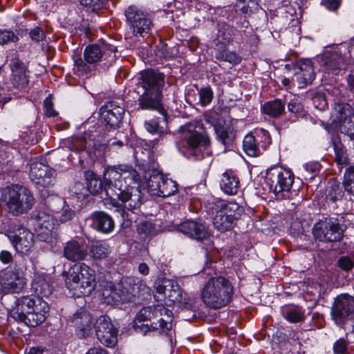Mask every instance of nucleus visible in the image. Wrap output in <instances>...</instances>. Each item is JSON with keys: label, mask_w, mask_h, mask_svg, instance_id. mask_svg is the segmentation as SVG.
Segmentation results:
<instances>
[{"label": "nucleus", "mask_w": 354, "mask_h": 354, "mask_svg": "<svg viewBox=\"0 0 354 354\" xmlns=\"http://www.w3.org/2000/svg\"><path fill=\"white\" fill-rule=\"evenodd\" d=\"M15 251L20 255H28L34 249L35 238L30 230L19 223L10 225L5 232Z\"/></svg>", "instance_id": "11"}, {"label": "nucleus", "mask_w": 354, "mask_h": 354, "mask_svg": "<svg viewBox=\"0 0 354 354\" xmlns=\"http://www.w3.org/2000/svg\"><path fill=\"white\" fill-rule=\"evenodd\" d=\"M254 137L261 151H265L271 144V137L268 131L263 129H257L254 131Z\"/></svg>", "instance_id": "39"}, {"label": "nucleus", "mask_w": 354, "mask_h": 354, "mask_svg": "<svg viewBox=\"0 0 354 354\" xmlns=\"http://www.w3.org/2000/svg\"><path fill=\"white\" fill-rule=\"evenodd\" d=\"M184 142L181 151L187 158L201 160L210 153V140L207 133H202L194 130L195 126L191 123L181 127Z\"/></svg>", "instance_id": "7"}, {"label": "nucleus", "mask_w": 354, "mask_h": 354, "mask_svg": "<svg viewBox=\"0 0 354 354\" xmlns=\"http://www.w3.org/2000/svg\"><path fill=\"white\" fill-rule=\"evenodd\" d=\"M3 199L9 212L15 215L27 212L32 208L35 201L26 187L18 185L7 187Z\"/></svg>", "instance_id": "9"}, {"label": "nucleus", "mask_w": 354, "mask_h": 354, "mask_svg": "<svg viewBox=\"0 0 354 354\" xmlns=\"http://www.w3.org/2000/svg\"><path fill=\"white\" fill-rule=\"evenodd\" d=\"M285 68L293 75L292 80L295 81L299 88L310 84L315 78L313 62L308 59H300L292 66L286 64Z\"/></svg>", "instance_id": "15"}, {"label": "nucleus", "mask_w": 354, "mask_h": 354, "mask_svg": "<svg viewBox=\"0 0 354 354\" xmlns=\"http://www.w3.org/2000/svg\"><path fill=\"white\" fill-rule=\"evenodd\" d=\"M295 176L290 170L276 166L267 170L265 182L269 191L278 198H285L288 197Z\"/></svg>", "instance_id": "8"}, {"label": "nucleus", "mask_w": 354, "mask_h": 354, "mask_svg": "<svg viewBox=\"0 0 354 354\" xmlns=\"http://www.w3.org/2000/svg\"><path fill=\"white\" fill-rule=\"evenodd\" d=\"M157 229L154 223L149 221H142L137 225V232L145 236H153L157 233Z\"/></svg>", "instance_id": "43"}, {"label": "nucleus", "mask_w": 354, "mask_h": 354, "mask_svg": "<svg viewBox=\"0 0 354 354\" xmlns=\"http://www.w3.org/2000/svg\"><path fill=\"white\" fill-rule=\"evenodd\" d=\"M200 102L202 106L209 105L213 98L214 93L209 86L203 87L198 91Z\"/></svg>", "instance_id": "45"}, {"label": "nucleus", "mask_w": 354, "mask_h": 354, "mask_svg": "<svg viewBox=\"0 0 354 354\" xmlns=\"http://www.w3.org/2000/svg\"><path fill=\"white\" fill-rule=\"evenodd\" d=\"M148 186L153 195L168 197L177 192V183L171 179L165 178L160 174H153L149 177Z\"/></svg>", "instance_id": "21"}, {"label": "nucleus", "mask_w": 354, "mask_h": 354, "mask_svg": "<svg viewBox=\"0 0 354 354\" xmlns=\"http://www.w3.org/2000/svg\"><path fill=\"white\" fill-rule=\"evenodd\" d=\"M305 170L312 174L317 173L319 169V165L317 163H308L304 166Z\"/></svg>", "instance_id": "61"}, {"label": "nucleus", "mask_w": 354, "mask_h": 354, "mask_svg": "<svg viewBox=\"0 0 354 354\" xmlns=\"http://www.w3.org/2000/svg\"><path fill=\"white\" fill-rule=\"evenodd\" d=\"M351 62V53L346 46H337L325 53V65L333 74L338 75L346 71Z\"/></svg>", "instance_id": "13"}, {"label": "nucleus", "mask_w": 354, "mask_h": 354, "mask_svg": "<svg viewBox=\"0 0 354 354\" xmlns=\"http://www.w3.org/2000/svg\"><path fill=\"white\" fill-rule=\"evenodd\" d=\"M0 261L4 264L10 263L12 261V255L11 252L8 250L1 251Z\"/></svg>", "instance_id": "60"}, {"label": "nucleus", "mask_w": 354, "mask_h": 354, "mask_svg": "<svg viewBox=\"0 0 354 354\" xmlns=\"http://www.w3.org/2000/svg\"><path fill=\"white\" fill-rule=\"evenodd\" d=\"M35 300L36 297L24 296L19 298L16 301L15 308L11 311L12 317L26 324L28 315L30 314V312L32 310Z\"/></svg>", "instance_id": "31"}, {"label": "nucleus", "mask_w": 354, "mask_h": 354, "mask_svg": "<svg viewBox=\"0 0 354 354\" xmlns=\"http://www.w3.org/2000/svg\"><path fill=\"white\" fill-rule=\"evenodd\" d=\"M334 123L339 124L342 132L354 140V111L347 103L336 104L332 113Z\"/></svg>", "instance_id": "17"}, {"label": "nucleus", "mask_w": 354, "mask_h": 354, "mask_svg": "<svg viewBox=\"0 0 354 354\" xmlns=\"http://www.w3.org/2000/svg\"><path fill=\"white\" fill-rule=\"evenodd\" d=\"M9 66L12 71L11 83L13 86L19 90H25L29 80L24 63L19 57H15L10 60Z\"/></svg>", "instance_id": "26"}, {"label": "nucleus", "mask_w": 354, "mask_h": 354, "mask_svg": "<svg viewBox=\"0 0 354 354\" xmlns=\"http://www.w3.org/2000/svg\"><path fill=\"white\" fill-rule=\"evenodd\" d=\"M45 114L48 117H55L57 115L56 111L53 109V102L50 98L47 97L44 102Z\"/></svg>", "instance_id": "56"}, {"label": "nucleus", "mask_w": 354, "mask_h": 354, "mask_svg": "<svg viewBox=\"0 0 354 354\" xmlns=\"http://www.w3.org/2000/svg\"><path fill=\"white\" fill-rule=\"evenodd\" d=\"M177 230L189 238L202 241L208 238L209 233L205 223L189 220L177 226Z\"/></svg>", "instance_id": "29"}, {"label": "nucleus", "mask_w": 354, "mask_h": 354, "mask_svg": "<svg viewBox=\"0 0 354 354\" xmlns=\"http://www.w3.org/2000/svg\"><path fill=\"white\" fill-rule=\"evenodd\" d=\"M106 1L107 0H80L82 6L91 8L92 10L100 9Z\"/></svg>", "instance_id": "51"}, {"label": "nucleus", "mask_w": 354, "mask_h": 354, "mask_svg": "<svg viewBox=\"0 0 354 354\" xmlns=\"http://www.w3.org/2000/svg\"><path fill=\"white\" fill-rule=\"evenodd\" d=\"M288 110L295 115H300L304 111L303 105L298 100H291L288 104Z\"/></svg>", "instance_id": "52"}, {"label": "nucleus", "mask_w": 354, "mask_h": 354, "mask_svg": "<svg viewBox=\"0 0 354 354\" xmlns=\"http://www.w3.org/2000/svg\"><path fill=\"white\" fill-rule=\"evenodd\" d=\"M225 41L221 44H216L215 58L221 62H229L233 65L239 64L241 62V57L234 51L227 50L226 45L229 42V37H225Z\"/></svg>", "instance_id": "34"}, {"label": "nucleus", "mask_w": 354, "mask_h": 354, "mask_svg": "<svg viewBox=\"0 0 354 354\" xmlns=\"http://www.w3.org/2000/svg\"><path fill=\"white\" fill-rule=\"evenodd\" d=\"M29 35L32 41L34 42H39L43 41L46 37L44 30L38 26L31 29L29 32Z\"/></svg>", "instance_id": "53"}, {"label": "nucleus", "mask_w": 354, "mask_h": 354, "mask_svg": "<svg viewBox=\"0 0 354 354\" xmlns=\"http://www.w3.org/2000/svg\"><path fill=\"white\" fill-rule=\"evenodd\" d=\"M138 270L139 273H140L142 275H147L149 272V268L145 263H140Z\"/></svg>", "instance_id": "64"}, {"label": "nucleus", "mask_w": 354, "mask_h": 354, "mask_svg": "<svg viewBox=\"0 0 354 354\" xmlns=\"http://www.w3.org/2000/svg\"><path fill=\"white\" fill-rule=\"evenodd\" d=\"M342 185L344 190L354 196V167H348L344 171Z\"/></svg>", "instance_id": "41"}, {"label": "nucleus", "mask_w": 354, "mask_h": 354, "mask_svg": "<svg viewBox=\"0 0 354 354\" xmlns=\"http://www.w3.org/2000/svg\"><path fill=\"white\" fill-rule=\"evenodd\" d=\"M348 342L344 338L336 340L333 346L334 354H346L348 352Z\"/></svg>", "instance_id": "48"}, {"label": "nucleus", "mask_w": 354, "mask_h": 354, "mask_svg": "<svg viewBox=\"0 0 354 354\" xmlns=\"http://www.w3.org/2000/svg\"><path fill=\"white\" fill-rule=\"evenodd\" d=\"M86 354H109L108 352L102 347H93L88 349Z\"/></svg>", "instance_id": "63"}, {"label": "nucleus", "mask_w": 354, "mask_h": 354, "mask_svg": "<svg viewBox=\"0 0 354 354\" xmlns=\"http://www.w3.org/2000/svg\"><path fill=\"white\" fill-rule=\"evenodd\" d=\"M48 207L54 215L57 225L72 220L75 215V212L61 198L49 200Z\"/></svg>", "instance_id": "28"}, {"label": "nucleus", "mask_w": 354, "mask_h": 354, "mask_svg": "<svg viewBox=\"0 0 354 354\" xmlns=\"http://www.w3.org/2000/svg\"><path fill=\"white\" fill-rule=\"evenodd\" d=\"M104 180L94 173L87 178V189L93 195L106 192L113 206L122 219V225L129 227L135 218L136 211L142 204V194L138 187L140 176L131 166L121 165L104 169Z\"/></svg>", "instance_id": "1"}, {"label": "nucleus", "mask_w": 354, "mask_h": 354, "mask_svg": "<svg viewBox=\"0 0 354 354\" xmlns=\"http://www.w3.org/2000/svg\"><path fill=\"white\" fill-rule=\"evenodd\" d=\"M138 279L127 277L123 279L118 285V288L111 292V297L115 302L126 303L133 300L138 293L137 284Z\"/></svg>", "instance_id": "23"}, {"label": "nucleus", "mask_w": 354, "mask_h": 354, "mask_svg": "<svg viewBox=\"0 0 354 354\" xmlns=\"http://www.w3.org/2000/svg\"><path fill=\"white\" fill-rule=\"evenodd\" d=\"M345 229V225L338 219L325 218L314 225L313 234L319 241L337 242L343 238Z\"/></svg>", "instance_id": "12"}, {"label": "nucleus", "mask_w": 354, "mask_h": 354, "mask_svg": "<svg viewBox=\"0 0 354 354\" xmlns=\"http://www.w3.org/2000/svg\"><path fill=\"white\" fill-rule=\"evenodd\" d=\"M124 113V108L122 102L111 101L100 109L101 120L111 128H116L121 122Z\"/></svg>", "instance_id": "22"}, {"label": "nucleus", "mask_w": 354, "mask_h": 354, "mask_svg": "<svg viewBox=\"0 0 354 354\" xmlns=\"http://www.w3.org/2000/svg\"><path fill=\"white\" fill-rule=\"evenodd\" d=\"M172 312L163 305L147 306L142 308L137 315V319L142 322L153 318L157 319V322H152L150 326L142 324L140 330L144 335L147 333L155 335L167 334L171 329Z\"/></svg>", "instance_id": "5"}, {"label": "nucleus", "mask_w": 354, "mask_h": 354, "mask_svg": "<svg viewBox=\"0 0 354 354\" xmlns=\"http://www.w3.org/2000/svg\"><path fill=\"white\" fill-rule=\"evenodd\" d=\"M18 36L10 30L0 29V45L8 44L10 42H17Z\"/></svg>", "instance_id": "46"}, {"label": "nucleus", "mask_w": 354, "mask_h": 354, "mask_svg": "<svg viewBox=\"0 0 354 354\" xmlns=\"http://www.w3.org/2000/svg\"><path fill=\"white\" fill-rule=\"evenodd\" d=\"M90 253L93 258L102 259L109 254L110 248L107 244L96 242L91 245Z\"/></svg>", "instance_id": "40"}, {"label": "nucleus", "mask_w": 354, "mask_h": 354, "mask_svg": "<svg viewBox=\"0 0 354 354\" xmlns=\"http://www.w3.org/2000/svg\"><path fill=\"white\" fill-rule=\"evenodd\" d=\"M243 147L245 152L250 156L257 157L261 153L253 133H248L245 136L243 140Z\"/></svg>", "instance_id": "38"}, {"label": "nucleus", "mask_w": 354, "mask_h": 354, "mask_svg": "<svg viewBox=\"0 0 354 354\" xmlns=\"http://www.w3.org/2000/svg\"><path fill=\"white\" fill-rule=\"evenodd\" d=\"M1 284V291L3 294L19 293L25 287L26 279L21 268L14 267L4 272Z\"/></svg>", "instance_id": "18"}, {"label": "nucleus", "mask_w": 354, "mask_h": 354, "mask_svg": "<svg viewBox=\"0 0 354 354\" xmlns=\"http://www.w3.org/2000/svg\"><path fill=\"white\" fill-rule=\"evenodd\" d=\"M64 275L65 285L74 297L88 296L95 288V272L84 263L74 264Z\"/></svg>", "instance_id": "4"}, {"label": "nucleus", "mask_w": 354, "mask_h": 354, "mask_svg": "<svg viewBox=\"0 0 354 354\" xmlns=\"http://www.w3.org/2000/svg\"><path fill=\"white\" fill-rule=\"evenodd\" d=\"M156 292L167 299L169 304H187L182 289L178 284L171 279H163L156 283Z\"/></svg>", "instance_id": "20"}, {"label": "nucleus", "mask_w": 354, "mask_h": 354, "mask_svg": "<svg viewBox=\"0 0 354 354\" xmlns=\"http://www.w3.org/2000/svg\"><path fill=\"white\" fill-rule=\"evenodd\" d=\"M30 314L28 315L26 325L35 327L44 322L49 313V306L46 301L40 297H36V300Z\"/></svg>", "instance_id": "30"}, {"label": "nucleus", "mask_w": 354, "mask_h": 354, "mask_svg": "<svg viewBox=\"0 0 354 354\" xmlns=\"http://www.w3.org/2000/svg\"><path fill=\"white\" fill-rule=\"evenodd\" d=\"M48 352L41 347H32L29 349L27 354H48Z\"/></svg>", "instance_id": "62"}, {"label": "nucleus", "mask_w": 354, "mask_h": 354, "mask_svg": "<svg viewBox=\"0 0 354 354\" xmlns=\"http://www.w3.org/2000/svg\"><path fill=\"white\" fill-rule=\"evenodd\" d=\"M29 176L35 184L41 187H48L53 182L55 171L48 165L35 162L30 164Z\"/></svg>", "instance_id": "25"}, {"label": "nucleus", "mask_w": 354, "mask_h": 354, "mask_svg": "<svg viewBox=\"0 0 354 354\" xmlns=\"http://www.w3.org/2000/svg\"><path fill=\"white\" fill-rule=\"evenodd\" d=\"M206 207L209 213H215L213 225L221 232L231 230L242 212V208L237 203H225L217 198L209 200Z\"/></svg>", "instance_id": "6"}, {"label": "nucleus", "mask_w": 354, "mask_h": 354, "mask_svg": "<svg viewBox=\"0 0 354 354\" xmlns=\"http://www.w3.org/2000/svg\"><path fill=\"white\" fill-rule=\"evenodd\" d=\"M335 160L338 165H346L348 163V158L344 151L337 147H335Z\"/></svg>", "instance_id": "54"}, {"label": "nucleus", "mask_w": 354, "mask_h": 354, "mask_svg": "<svg viewBox=\"0 0 354 354\" xmlns=\"http://www.w3.org/2000/svg\"><path fill=\"white\" fill-rule=\"evenodd\" d=\"M87 254V250L84 245L75 239L67 241L63 248L64 257L72 262L82 261Z\"/></svg>", "instance_id": "33"}, {"label": "nucleus", "mask_w": 354, "mask_h": 354, "mask_svg": "<svg viewBox=\"0 0 354 354\" xmlns=\"http://www.w3.org/2000/svg\"><path fill=\"white\" fill-rule=\"evenodd\" d=\"M72 326L75 328L76 334L86 338L94 333L95 319L85 309L80 308L71 318Z\"/></svg>", "instance_id": "19"}, {"label": "nucleus", "mask_w": 354, "mask_h": 354, "mask_svg": "<svg viewBox=\"0 0 354 354\" xmlns=\"http://www.w3.org/2000/svg\"><path fill=\"white\" fill-rule=\"evenodd\" d=\"M164 83L165 76L160 73L147 70L142 73L138 86V88L142 90L138 99L141 109L161 111V88Z\"/></svg>", "instance_id": "3"}, {"label": "nucleus", "mask_w": 354, "mask_h": 354, "mask_svg": "<svg viewBox=\"0 0 354 354\" xmlns=\"http://www.w3.org/2000/svg\"><path fill=\"white\" fill-rule=\"evenodd\" d=\"M312 100L315 107L319 110H324L328 106L325 94L323 93H315L313 96Z\"/></svg>", "instance_id": "49"}, {"label": "nucleus", "mask_w": 354, "mask_h": 354, "mask_svg": "<svg viewBox=\"0 0 354 354\" xmlns=\"http://www.w3.org/2000/svg\"><path fill=\"white\" fill-rule=\"evenodd\" d=\"M126 23L133 36L144 37L153 26V15L137 6H129L125 11Z\"/></svg>", "instance_id": "10"}, {"label": "nucleus", "mask_w": 354, "mask_h": 354, "mask_svg": "<svg viewBox=\"0 0 354 354\" xmlns=\"http://www.w3.org/2000/svg\"><path fill=\"white\" fill-rule=\"evenodd\" d=\"M342 191L337 185H333L330 187L326 198L328 200L335 202L342 198Z\"/></svg>", "instance_id": "50"}, {"label": "nucleus", "mask_w": 354, "mask_h": 354, "mask_svg": "<svg viewBox=\"0 0 354 354\" xmlns=\"http://www.w3.org/2000/svg\"><path fill=\"white\" fill-rule=\"evenodd\" d=\"M219 141L225 145H230L233 141V134L224 127H218L216 129Z\"/></svg>", "instance_id": "47"}, {"label": "nucleus", "mask_w": 354, "mask_h": 354, "mask_svg": "<svg viewBox=\"0 0 354 354\" xmlns=\"http://www.w3.org/2000/svg\"><path fill=\"white\" fill-rule=\"evenodd\" d=\"M94 333L99 342L105 346L113 348L118 342V330L109 317L103 315L95 319Z\"/></svg>", "instance_id": "16"}, {"label": "nucleus", "mask_w": 354, "mask_h": 354, "mask_svg": "<svg viewBox=\"0 0 354 354\" xmlns=\"http://www.w3.org/2000/svg\"><path fill=\"white\" fill-rule=\"evenodd\" d=\"M234 288L229 279L223 276L210 277L203 285L201 298L204 304L212 309L226 306L232 299Z\"/></svg>", "instance_id": "2"}, {"label": "nucleus", "mask_w": 354, "mask_h": 354, "mask_svg": "<svg viewBox=\"0 0 354 354\" xmlns=\"http://www.w3.org/2000/svg\"><path fill=\"white\" fill-rule=\"evenodd\" d=\"M258 8V3L257 1L252 0L250 1V4L247 6H243L241 8V10L244 14H250L252 12V10H257Z\"/></svg>", "instance_id": "59"}, {"label": "nucleus", "mask_w": 354, "mask_h": 354, "mask_svg": "<svg viewBox=\"0 0 354 354\" xmlns=\"http://www.w3.org/2000/svg\"><path fill=\"white\" fill-rule=\"evenodd\" d=\"M285 319L290 323H299L305 319L304 310L301 308H293L288 310Z\"/></svg>", "instance_id": "44"}, {"label": "nucleus", "mask_w": 354, "mask_h": 354, "mask_svg": "<svg viewBox=\"0 0 354 354\" xmlns=\"http://www.w3.org/2000/svg\"><path fill=\"white\" fill-rule=\"evenodd\" d=\"M91 65L80 57L76 58L74 59V73L80 77L88 75L91 71Z\"/></svg>", "instance_id": "42"}, {"label": "nucleus", "mask_w": 354, "mask_h": 354, "mask_svg": "<svg viewBox=\"0 0 354 354\" xmlns=\"http://www.w3.org/2000/svg\"><path fill=\"white\" fill-rule=\"evenodd\" d=\"M32 225L35 232L44 238L50 234L57 225L53 214L39 211L32 218Z\"/></svg>", "instance_id": "27"}, {"label": "nucleus", "mask_w": 354, "mask_h": 354, "mask_svg": "<svg viewBox=\"0 0 354 354\" xmlns=\"http://www.w3.org/2000/svg\"><path fill=\"white\" fill-rule=\"evenodd\" d=\"M338 265L342 269L346 271L351 270L354 266L352 260L347 257H341L338 260Z\"/></svg>", "instance_id": "57"}, {"label": "nucleus", "mask_w": 354, "mask_h": 354, "mask_svg": "<svg viewBox=\"0 0 354 354\" xmlns=\"http://www.w3.org/2000/svg\"><path fill=\"white\" fill-rule=\"evenodd\" d=\"M90 219L91 220V227L103 234H109L115 228V223L112 217L104 212H94Z\"/></svg>", "instance_id": "32"}, {"label": "nucleus", "mask_w": 354, "mask_h": 354, "mask_svg": "<svg viewBox=\"0 0 354 354\" xmlns=\"http://www.w3.org/2000/svg\"><path fill=\"white\" fill-rule=\"evenodd\" d=\"M354 313V297L344 294L335 299L331 308V316L335 323L342 326L352 318Z\"/></svg>", "instance_id": "14"}, {"label": "nucleus", "mask_w": 354, "mask_h": 354, "mask_svg": "<svg viewBox=\"0 0 354 354\" xmlns=\"http://www.w3.org/2000/svg\"><path fill=\"white\" fill-rule=\"evenodd\" d=\"M220 187L228 195H235L239 188V180L232 171H226L223 174Z\"/></svg>", "instance_id": "35"}, {"label": "nucleus", "mask_w": 354, "mask_h": 354, "mask_svg": "<svg viewBox=\"0 0 354 354\" xmlns=\"http://www.w3.org/2000/svg\"><path fill=\"white\" fill-rule=\"evenodd\" d=\"M32 288L37 297H48L52 293V286L48 277L44 274H35L32 281Z\"/></svg>", "instance_id": "36"}, {"label": "nucleus", "mask_w": 354, "mask_h": 354, "mask_svg": "<svg viewBox=\"0 0 354 354\" xmlns=\"http://www.w3.org/2000/svg\"><path fill=\"white\" fill-rule=\"evenodd\" d=\"M145 127L148 132L152 134L160 133L158 122L156 120L146 121Z\"/></svg>", "instance_id": "55"}, {"label": "nucleus", "mask_w": 354, "mask_h": 354, "mask_svg": "<svg viewBox=\"0 0 354 354\" xmlns=\"http://www.w3.org/2000/svg\"><path fill=\"white\" fill-rule=\"evenodd\" d=\"M322 4L330 10H336L340 5V0H322Z\"/></svg>", "instance_id": "58"}, {"label": "nucleus", "mask_w": 354, "mask_h": 354, "mask_svg": "<svg viewBox=\"0 0 354 354\" xmlns=\"http://www.w3.org/2000/svg\"><path fill=\"white\" fill-rule=\"evenodd\" d=\"M117 49L112 46L109 50H105L104 47L97 44L89 45L86 47L84 51V60L89 64H95L102 59H107L109 63H112L115 59V53Z\"/></svg>", "instance_id": "24"}, {"label": "nucleus", "mask_w": 354, "mask_h": 354, "mask_svg": "<svg viewBox=\"0 0 354 354\" xmlns=\"http://www.w3.org/2000/svg\"><path fill=\"white\" fill-rule=\"evenodd\" d=\"M261 111L271 118H278L285 111V103L279 99L269 101L262 106Z\"/></svg>", "instance_id": "37"}]
</instances>
